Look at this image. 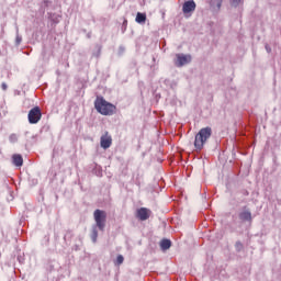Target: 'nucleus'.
Wrapping results in <instances>:
<instances>
[{
    "label": "nucleus",
    "mask_w": 281,
    "mask_h": 281,
    "mask_svg": "<svg viewBox=\"0 0 281 281\" xmlns=\"http://www.w3.org/2000/svg\"><path fill=\"white\" fill-rule=\"evenodd\" d=\"M94 109L101 115H113V113H115L116 108L109 101H105L103 97H97L94 101Z\"/></svg>",
    "instance_id": "nucleus-2"
},
{
    "label": "nucleus",
    "mask_w": 281,
    "mask_h": 281,
    "mask_svg": "<svg viewBox=\"0 0 281 281\" xmlns=\"http://www.w3.org/2000/svg\"><path fill=\"white\" fill-rule=\"evenodd\" d=\"M235 247H236V250H237V251H241V249H243V243L237 241L236 245H235Z\"/></svg>",
    "instance_id": "nucleus-16"
},
{
    "label": "nucleus",
    "mask_w": 281,
    "mask_h": 281,
    "mask_svg": "<svg viewBox=\"0 0 281 281\" xmlns=\"http://www.w3.org/2000/svg\"><path fill=\"white\" fill-rule=\"evenodd\" d=\"M1 87H2V90H3V91H7V90H8V85H7L5 82H3V83L1 85Z\"/></svg>",
    "instance_id": "nucleus-17"
},
{
    "label": "nucleus",
    "mask_w": 281,
    "mask_h": 281,
    "mask_svg": "<svg viewBox=\"0 0 281 281\" xmlns=\"http://www.w3.org/2000/svg\"><path fill=\"white\" fill-rule=\"evenodd\" d=\"M211 3L213 5H216L218 9H221V5L223 3V0H211Z\"/></svg>",
    "instance_id": "nucleus-14"
},
{
    "label": "nucleus",
    "mask_w": 281,
    "mask_h": 281,
    "mask_svg": "<svg viewBox=\"0 0 281 281\" xmlns=\"http://www.w3.org/2000/svg\"><path fill=\"white\" fill-rule=\"evenodd\" d=\"M124 262V257L122 255H119L116 258V265H122Z\"/></svg>",
    "instance_id": "nucleus-15"
},
{
    "label": "nucleus",
    "mask_w": 281,
    "mask_h": 281,
    "mask_svg": "<svg viewBox=\"0 0 281 281\" xmlns=\"http://www.w3.org/2000/svg\"><path fill=\"white\" fill-rule=\"evenodd\" d=\"M177 60H176V66L177 67H183V65H188L192 60V57L190 55H183V54H178Z\"/></svg>",
    "instance_id": "nucleus-7"
},
{
    "label": "nucleus",
    "mask_w": 281,
    "mask_h": 281,
    "mask_svg": "<svg viewBox=\"0 0 281 281\" xmlns=\"http://www.w3.org/2000/svg\"><path fill=\"white\" fill-rule=\"evenodd\" d=\"M91 240L92 243H98V228L95 227L92 229Z\"/></svg>",
    "instance_id": "nucleus-13"
},
{
    "label": "nucleus",
    "mask_w": 281,
    "mask_h": 281,
    "mask_svg": "<svg viewBox=\"0 0 281 281\" xmlns=\"http://www.w3.org/2000/svg\"><path fill=\"white\" fill-rule=\"evenodd\" d=\"M150 210L147 207H140L136 211V218L139 221H148L150 218Z\"/></svg>",
    "instance_id": "nucleus-6"
},
{
    "label": "nucleus",
    "mask_w": 281,
    "mask_h": 281,
    "mask_svg": "<svg viewBox=\"0 0 281 281\" xmlns=\"http://www.w3.org/2000/svg\"><path fill=\"white\" fill-rule=\"evenodd\" d=\"M12 161L14 166L21 168V166H23V156H21L20 154H15L12 156Z\"/></svg>",
    "instance_id": "nucleus-9"
},
{
    "label": "nucleus",
    "mask_w": 281,
    "mask_h": 281,
    "mask_svg": "<svg viewBox=\"0 0 281 281\" xmlns=\"http://www.w3.org/2000/svg\"><path fill=\"white\" fill-rule=\"evenodd\" d=\"M266 49H267V52H271V48H269V47H267V46H266Z\"/></svg>",
    "instance_id": "nucleus-19"
},
{
    "label": "nucleus",
    "mask_w": 281,
    "mask_h": 281,
    "mask_svg": "<svg viewBox=\"0 0 281 281\" xmlns=\"http://www.w3.org/2000/svg\"><path fill=\"white\" fill-rule=\"evenodd\" d=\"M136 23H146V13L136 14Z\"/></svg>",
    "instance_id": "nucleus-12"
},
{
    "label": "nucleus",
    "mask_w": 281,
    "mask_h": 281,
    "mask_svg": "<svg viewBox=\"0 0 281 281\" xmlns=\"http://www.w3.org/2000/svg\"><path fill=\"white\" fill-rule=\"evenodd\" d=\"M93 218L98 229H100V232H104V228L106 227V211L97 209L93 212Z\"/></svg>",
    "instance_id": "nucleus-3"
},
{
    "label": "nucleus",
    "mask_w": 281,
    "mask_h": 281,
    "mask_svg": "<svg viewBox=\"0 0 281 281\" xmlns=\"http://www.w3.org/2000/svg\"><path fill=\"white\" fill-rule=\"evenodd\" d=\"M160 247L164 251H166L169 247H172V241H170V239H162L160 241Z\"/></svg>",
    "instance_id": "nucleus-11"
},
{
    "label": "nucleus",
    "mask_w": 281,
    "mask_h": 281,
    "mask_svg": "<svg viewBox=\"0 0 281 281\" xmlns=\"http://www.w3.org/2000/svg\"><path fill=\"white\" fill-rule=\"evenodd\" d=\"M41 117H43V113L41 112V108L35 106L29 111V122L30 124H38L41 122Z\"/></svg>",
    "instance_id": "nucleus-4"
},
{
    "label": "nucleus",
    "mask_w": 281,
    "mask_h": 281,
    "mask_svg": "<svg viewBox=\"0 0 281 281\" xmlns=\"http://www.w3.org/2000/svg\"><path fill=\"white\" fill-rule=\"evenodd\" d=\"M239 218L240 221H248L249 223H251V212L249 211H243L239 213Z\"/></svg>",
    "instance_id": "nucleus-10"
},
{
    "label": "nucleus",
    "mask_w": 281,
    "mask_h": 281,
    "mask_svg": "<svg viewBox=\"0 0 281 281\" xmlns=\"http://www.w3.org/2000/svg\"><path fill=\"white\" fill-rule=\"evenodd\" d=\"M212 137V127L207 126L201 128L199 133L195 135L194 139V148L198 151L203 150V146L207 143V139Z\"/></svg>",
    "instance_id": "nucleus-1"
},
{
    "label": "nucleus",
    "mask_w": 281,
    "mask_h": 281,
    "mask_svg": "<svg viewBox=\"0 0 281 281\" xmlns=\"http://www.w3.org/2000/svg\"><path fill=\"white\" fill-rule=\"evenodd\" d=\"M113 144V137H111V135L109 134V132H105L101 138H100V146L101 148H103L104 150H106L108 148H111Z\"/></svg>",
    "instance_id": "nucleus-5"
},
{
    "label": "nucleus",
    "mask_w": 281,
    "mask_h": 281,
    "mask_svg": "<svg viewBox=\"0 0 281 281\" xmlns=\"http://www.w3.org/2000/svg\"><path fill=\"white\" fill-rule=\"evenodd\" d=\"M182 10L184 14H189V12H194V10H196V3L194 1H187L183 3Z\"/></svg>",
    "instance_id": "nucleus-8"
},
{
    "label": "nucleus",
    "mask_w": 281,
    "mask_h": 281,
    "mask_svg": "<svg viewBox=\"0 0 281 281\" xmlns=\"http://www.w3.org/2000/svg\"><path fill=\"white\" fill-rule=\"evenodd\" d=\"M18 43H21V37H16Z\"/></svg>",
    "instance_id": "nucleus-18"
}]
</instances>
